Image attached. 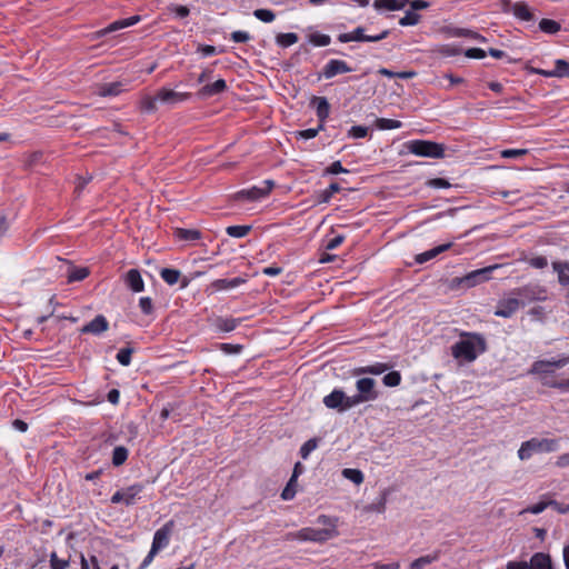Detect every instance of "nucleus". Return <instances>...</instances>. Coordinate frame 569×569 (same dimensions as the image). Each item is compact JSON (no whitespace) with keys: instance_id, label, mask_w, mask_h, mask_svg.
Returning <instances> with one entry per match:
<instances>
[{"instance_id":"57","label":"nucleus","mask_w":569,"mask_h":569,"mask_svg":"<svg viewBox=\"0 0 569 569\" xmlns=\"http://www.w3.org/2000/svg\"><path fill=\"white\" fill-rule=\"evenodd\" d=\"M296 487H297V482H292L291 478H290L287 486L284 487V489L281 492V498L286 501L292 500L297 492Z\"/></svg>"},{"instance_id":"2","label":"nucleus","mask_w":569,"mask_h":569,"mask_svg":"<svg viewBox=\"0 0 569 569\" xmlns=\"http://www.w3.org/2000/svg\"><path fill=\"white\" fill-rule=\"evenodd\" d=\"M559 449L558 439L549 438H531L523 441L518 450V457L520 460H529L533 453L539 452H553Z\"/></svg>"},{"instance_id":"33","label":"nucleus","mask_w":569,"mask_h":569,"mask_svg":"<svg viewBox=\"0 0 569 569\" xmlns=\"http://www.w3.org/2000/svg\"><path fill=\"white\" fill-rule=\"evenodd\" d=\"M160 277L166 283L173 286L179 281L181 272L178 269L163 268L160 271Z\"/></svg>"},{"instance_id":"54","label":"nucleus","mask_w":569,"mask_h":569,"mask_svg":"<svg viewBox=\"0 0 569 569\" xmlns=\"http://www.w3.org/2000/svg\"><path fill=\"white\" fill-rule=\"evenodd\" d=\"M325 124L319 123L317 128H310L306 130H300L297 132V138H301L305 140L313 139L318 136L319 131L323 130Z\"/></svg>"},{"instance_id":"47","label":"nucleus","mask_w":569,"mask_h":569,"mask_svg":"<svg viewBox=\"0 0 569 569\" xmlns=\"http://www.w3.org/2000/svg\"><path fill=\"white\" fill-rule=\"evenodd\" d=\"M553 73H555V77H557V78H562V77L569 78V62L563 59H557L555 61Z\"/></svg>"},{"instance_id":"45","label":"nucleus","mask_w":569,"mask_h":569,"mask_svg":"<svg viewBox=\"0 0 569 569\" xmlns=\"http://www.w3.org/2000/svg\"><path fill=\"white\" fill-rule=\"evenodd\" d=\"M309 42H311L316 47H326L331 42V38L329 34L313 32L309 34Z\"/></svg>"},{"instance_id":"40","label":"nucleus","mask_w":569,"mask_h":569,"mask_svg":"<svg viewBox=\"0 0 569 569\" xmlns=\"http://www.w3.org/2000/svg\"><path fill=\"white\" fill-rule=\"evenodd\" d=\"M251 226L242 224V226H229L226 229L228 236L232 238H243L251 231Z\"/></svg>"},{"instance_id":"60","label":"nucleus","mask_w":569,"mask_h":569,"mask_svg":"<svg viewBox=\"0 0 569 569\" xmlns=\"http://www.w3.org/2000/svg\"><path fill=\"white\" fill-rule=\"evenodd\" d=\"M139 307L143 315H151L153 312V302L150 297H141L139 299Z\"/></svg>"},{"instance_id":"55","label":"nucleus","mask_w":569,"mask_h":569,"mask_svg":"<svg viewBox=\"0 0 569 569\" xmlns=\"http://www.w3.org/2000/svg\"><path fill=\"white\" fill-rule=\"evenodd\" d=\"M530 267L535 269H543L548 266V260L543 256H536L523 259Z\"/></svg>"},{"instance_id":"9","label":"nucleus","mask_w":569,"mask_h":569,"mask_svg":"<svg viewBox=\"0 0 569 569\" xmlns=\"http://www.w3.org/2000/svg\"><path fill=\"white\" fill-rule=\"evenodd\" d=\"M144 485L143 483H133L127 488L117 490L111 496V503H124L127 507L133 506L137 503V501L140 499L139 495L143 491Z\"/></svg>"},{"instance_id":"10","label":"nucleus","mask_w":569,"mask_h":569,"mask_svg":"<svg viewBox=\"0 0 569 569\" xmlns=\"http://www.w3.org/2000/svg\"><path fill=\"white\" fill-rule=\"evenodd\" d=\"M351 396H347L341 389H333L329 395H327L322 402L328 409L337 410L338 412H345L355 407V403H351Z\"/></svg>"},{"instance_id":"24","label":"nucleus","mask_w":569,"mask_h":569,"mask_svg":"<svg viewBox=\"0 0 569 569\" xmlns=\"http://www.w3.org/2000/svg\"><path fill=\"white\" fill-rule=\"evenodd\" d=\"M451 247H452L451 242L437 246L430 250H427L425 252L417 254L415 260L417 263L422 264V263L438 257L440 253L449 250Z\"/></svg>"},{"instance_id":"28","label":"nucleus","mask_w":569,"mask_h":569,"mask_svg":"<svg viewBox=\"0 0 569 569\" xmlns=\"http://www.w3.org/2000/svg\"><path fill=\"white\" fill-rule=\"evenodd\" d=\"M123 91V84L121 82H109L99 86L98 94L100 97H116Z\"/></svg>"},{"instance_id":"46","label":"nucleus","mask_w":569,"mask_h":569,"mask_svg":"<svg viewBox=\"0 0 569 569\" xmlns=\"http://www.w3.org/2000/svg\"><path fill=\"white\" fill-rule=\"evenodd\" d=\"M373 7L376 9H387L390 11L403 9V3H398V0H375Z\"/></svg>"},{"instance_id":"64","label":"nucleus","mask_w":569,"mask_h":569,"mask_svg":"<svg viewBox=\"0 0 569 569\" xmlns=\"http://www.w3.org/2000/svg\"><path fill=\"white\" fill-rule=\"evenodd\" d=\"M230 38L233 42L244 43L251 39V36L247 31L238 30V31H233L230 34Z\"/></svg>"},{"instance_id":"13","label":"nucleus","mask_w":569,"mask_h":569,"mask_svg":"<svg viewBox=\"0 0 569 569\" xmlns=\"http://www.w3.org/2000/svg\"><path fill=\"white\" fill-rule=\"evenodd\" d=\"M521 306L522 302L519 298H517V296L501 299L498 301L495 316L501 318H510L518 311Z\"/></svg>"},{"instance_id":"48","label":"nucleus","mask_w":569,"mask_h":569,"mask_svg":"<svg viewBox=\"0 0 569 569\" xmlns=\"http://www.w3.org/2000/svg\"><path fill=\"white\" fill-rule=\"evenodd\" d=\"M133 352L134 349L131 347L122 348L118 351L116 358L120 365L128 367L131 363V357Z\"/></svg>"},{"instance_id":"52","label":"nucleus","mask_w":569,"mask_h":569,"mask_svg":"<svg viewBox=\"0 0 569 569\" xmlns=\"http://www.w3.org/2000/svg\"><path fill=\"white\" fill-rule=\"evenodd\" d=\"M318 447V439L311 438L307 440L301 447H300V456L302 459H307L309 455L317 449Z\"/></svg>"},{"instance_id":"19","label":"nucleus","mask_w":569,"mask_h":569,"mask_svg":"<svg viewBox=\"0 0 569 569\" xmlns=\"http://www.w3.org/2000/svg\"><path fill=\"white\" fill-rule=\"evenodd\" d=\"M228 86L226 80L218 79L213 83L203 86L199 91L198 96L202 99H207L213 96H218L227 90Z\"/></svg>"},{"instance_id":"1","label":"nucleus","mask_w":569,"mask_h":569,"mask_svg":"<svg viewBox=\"0 0 569 569\" xmlns=\"http://www.w3.org/2000/svg\"><path fill=\"white\" fill-rule=\"evenodd\" d=\"M488 349L486 338L479 332L462 331L460 339L451 346V355L459 362H473Z\"/></svg>"},{"instance_id":"7","label":"nucleus","mask_w":569,"mask_h":569,"mask_svg":"<svg viewBox=\"0 0 569 569\" xmlns=\"http://www.w3.org/2000/svg\"><path fill=\"white\" fill-rule=\"evenodd\" d=\"M507 569H553L551 557L545 552H536L529 561H509Z\"/></svg>"},{"instance_id":"5","label":"nucleus","mask_w":569,"mask_h":569,"mask_svg":"<svg viewBox=\"0 0 569 569\" xmlns=\"http://www.w3.org/2000/svg\"><path fill=\"white\" fill-rule=\"evenodd\" d=\"M498 266H488L481 269L472 270L468 272L463 277H457L452 280L453 284L461 288H473L480 283H483L491 279L492 271L497 269Z\"/></svg>"},{"instance_id":"3","label":"nucleus","mask_w":569,"mask_h":569,"mask_svg":"<svg viewBox=\"0 0 569 569\" xmlns=\"http://www.w3.org/2000/svg\"><path fill=\"white\" fill-rule=\"evenodd\" d=\"M408 151L418 157L440 159L445 157V146L429 140H411L406 143Z\"/></svg>"},{"instance_id":"6","label":"nucleus","mask_w":569,"mask_h":569,"mask_svg":"<svg viewBox=\"0 0 569 569\" xmlns=\"http://www.w3.org/2000/svg\"><path fill=\"white\" fill-rule=\"evenodd\" d=\"M375 387L376 381L372 378L358 379L356 382L358 393L351 396L350 402L355 403L356 407L360 403L376 400L379 397V393Z\"/></svg>"},{"instance_id":"53","label":"nucleus","mask_w":569,"mask_h":569,"mask_svg":"<svg viewBox=\"0 0 569 569\" xmlns=\"http://www.w3.org/2000/svg\"><path fill=\"white\" fill-rule=\"evenodd\" d=\"M382 382L387 387H397L401 382V375L399 371H390L383 376Z\"/></svg>"},{"instance_id":"56","label":"nucleus","mask_w":569,"mask_h":569,"mask_svg":"<svg viewBox=\"0 0 569 569\" xmlns=\"http://www.w3.org/2000/svg\"><path fill=\"white\" fill-rule=\"evenodd\" d=\"M69 567V559H60L57 552L50 555V568L51 569H67Z\"/></svg>"},{"instance_id":"63","label":"nucleus","mask_w":569,"mask_h":569,"mask_svg":"<svg viewBox=\"0 0 569 569\" xmlns=\"http://www.w3.org/2000/svg\"><path fill=\"white\" fill-rule=\"evenodd\" d=\"M347 172H349V171L342 167V164L339 160L332 162L325 170L326 174H338V173H347Z\"/></svg>"},{"instance_id":"41","label":"nucleus","mask_w":569,"mask_h":569,"mask_svg":"<svg viewBox=\"0 0 569 569\" xmlns=\"http://www.w3.org/2000/svg\"><path fill=\"white\" fill-rule=\"evenodd\" d=\"M375 124L379 130H392L402 127L401 121L387 118H377Z\"/></svg>"},{"instance_id":"23","label":"nucleus","mask_w":569,"mask_h":569,"mask_svg":"<svg viewBox=\"0 0 569 569\" xmlns=\"http://www.w3.org/2000/svg\"><path fill=\"white\" fill-rule=\"evenodd\" d=\"M246 282H247V279L242 278V277H236L232 279H217L211 282L210 287L216 291L230 290V289L237 288Z\"/></svg>"},{"instance_id":"61","label":"nucleus","mask_w":569,"mask_h":569,"mask_svg":"<svg viewBox=\"0 0 569 569\" xmlns=\"http://www.w3.org/2000/svg\"><path fill=\"white\" fill-rule=\"evenodd\" d=\"M427 186L433 189H448L451 187V183L443 178H433L428 180Z\"/></svg>"},{"instance_id":"34","label":"nucleus","mask_w":569,"mask_h":569,"mask_svg":"<svg viewBox=\"0 0 569 569\" xmlns=\"http://www.w3.org/2000/svg\"><path fill=\"white\" fill-rule=\"evenodd\" d=\"M89 269L86 267H71L68 272V282L82 281L89 276Z\"/></svg>"},{"instance_id":"8","label":"nucleus","mask_w":569,"mask_h":569,"mask_svg":"<svg viewBox=\"0 0 569 569\" xmlns=\"http://www.w3.org/2000/svg\"><path fill=\"white\" fill-rule=\"evenodd\" d=\"M511 293L521 300L522 306L525 302L543 301L547 299V289L539 283L525 284L513 289Z\"/></svg>"},{"instance_id":"49","label":"nucleus","mask_w":569,"mask_h":569,"mask_svg":"<svg viewBox=\"0 0 569 569\" xmlns=\"http://www.w3.org/2000/svg\"><path fill=\"white\" fill-rule=\"evenodd\" d=\"M420 14H418L413 10H409L406 12V14L399 20V24L402 27L407 26H416L420 21Z\"/></svg>"},{"instance_id":"39","label":"nucleus","mask_w":569,"mask_h":569,"mask_svg":"<svg viewBox=\"0 0 569 569\" xmlns=\"http://www.w3.org/2000/svg\"><path fill=\"white\" fill-rule=\"evenodd\" d=\"M90 566L92 567V569H103V567L107 566V562L100 563L96 556H91L90 563H89V561L84 558V556H81V569H90ZM109 569H120V568L117 563H113L112 566H110Z\"/></svg>"},{"instance_id":"44","label":"nucleus","mask_w":569,"mask_h":569,"mask_svg":"<svg viewBox=\"0 0 569 569\" xmlns=\"http://www.w3.org/2000/svg\"><path fill=\"white\" fill-rule=\"evenodd\" d=\"M158 93L154 97L144 96L140 101V108L148 113H152L157 110Z\"/></svg>"},{"instance_id":"20","label":"nucleus","mask_w":569,"mask_h":569,"mask_svg":"<svg viewBox=\"0 0 569 569\" xmlns=\"http://www.w3.org/2000/svg\"><path fill=\"white\" fill-rule=\"evenodd\" d=\"M311 104L316 107V114L319 123L325 124L330 113V104L325 97H312Z\"/></svg>"},{"instance_id":"16","label":"nucleus","mask_w":569,"mask_h":569,"mask_svg":"<svg viewBox=\"0 0 569 569\" xmlns=\"http://www.w3.org/2000/svg\"><path fill=\"white\" fill-rule=\"evenodd\" d=\"M124 284L132 292H142L144 290V281L138 269H129L122 277Z\"/></svg>"},{"instance_id":"50","label":"nucleus","mask_w":569,"mask_h":569,"mask_svg":"<svg viewBox=\"0 0 569 569\" xmlns=\"http://www.w3.org/2000/svg\"><path fill=\"white\" fill-rule=\"evenodd\" d=\"M548 508V496L541 497V500L535 505L529 506L523 511L532 515H539Z\"/></svg>"},{"instance_id":"32","label":"nucleus","mask_w":569,"mask_h":569,"mask_svg":"<svg viewBox=\"0 0 569 569\" xmlns=\"http://www.w3.org/2000/svg\"><path fill=\"white\" fill-rule=\"evenodd\" d=\"M539 29L547 34H556L561 30V26L556 20L543 18L539 22Z\"/></svg>"},{"instance_id":"31","label":"nucleus","mask_w":569,"mask_h":569,"mask_svg":"<svg viewBox=\"0 0 569 569\" xmlns=\"http://www.w3.org/2000/svg\"><path fill=\"white\" fill-rule=\"evenodd\" d=\"M533 375H539L540 377H545V375H553L555 371L550 367L548 360H537L532 363L531 369L529 371Z\"/></svg>"},{"instance_id":"30","label":"nucleus","mask_w":569,"mask_h":569,"mask_svg":"<svg viewBox=\"0 0 569 569\" xmlns=\"http://www.w3.org/2000/svg\"><path fill=\"white\" fill-rule=\"evenodd\" d=\"M387 498H388V491L387 490L381 491L379 498L376 501H373L372 503L367 505L363 508V510L366 512H378V513L385 512Z\"/></svg>"},{"instance_id":"18","label":"nucleus","mask_w":569,"mask_h":569,"mask_svg":"<svg viewBox=\"0 0 569 569\" xmlns=\"http://www.w3.org/2000/svg\"><path fill=\"white\" fill-rule=\"evenodd\" d=\"M350 33H351L352 41H358V42H378V41H381V40L386 39L389 36L390 31L388 29H386V30L381 31L378 34L367 36V34H365V28L363 27H357Z\"/></svg>"},{"instance_id":"43","label":"nucleus","mask_w":569,"mask_h":569,"mask_svg":"<svg viewBox=\"0 0 569 569\" xmlns=\"http://www.w3.org/2000/svg\"><path fill=\"white\" fill-rule=\"evenodd\" d=\"M342 476L352 481L355 485H360L363 482V473L359 469L346 468L342 470Z\"/></svg>"},{"instance_id":"59","label":"nucleus","mask_w":569,"mask_h":569,"mask_svg":"<svg viewBox=\"0 0 569 569\" xmlns=\"http://www.w3.org/2000/svg\"><path fill=\"white\" fill-rule=\"evenodd\" d=\"M197 51L200 52L202 57H211L218 53H222L224 50H218L214 46L210 44H199Z\"/></svg>"},{"instance_id":"38","label":"nucleus","mask_w":569,"mask_h":569,"mask_svg":"<svg viewBox=\"0 0 569 569\" xmlns=\"http://www.w3.org/2000/svg\"><path fill=\"white\" fill-rule=\"evenodd\" d=\"M167 11L172 13L176 19L183 20L189 17L190 9L187 6L170 3L167 6Z\"/></svg>"},{"instance_id":"62","label":"nucleus","mask_w":569,"mask_h":569,"mask_svg":"<svg viewBox=\"0 0 569 569\" xmlns=\"http://www.w3.org/2000/svg\"><path fill=\"white\" fill-rule=\"evenodd\" d=\"M548 507H551L557 512L566 515L569 512V503H561L548 497Z\"/></svg>"},{"instance_id":"27","label":"nucleus","mask_w":569,"mask_h":569,"mask_svg":"<svg viewBox=\"0 0 569 569\" xmlns=\"http://www.w3.org/2000/svg\"><path fill=\"white\" fill-rule=\"evenodd\" d=\"M240 323L239 319L218 317L213 321V326L218 331H233Z\"/></svg>"},{"instance_id":"21","label":"nucleus","mask_w":569,"mask_h":569,"mask_svg":"<svg viewBox=\"0 0 569 569\" xmlns=\"http://www.w3.org/2000/svg\"><path fill=\"white\" fill-rule=\"evenodd\" d=\"M447 34L449 37H453V38H470L472 40H477L479 42H486V38L473 31V30H470V29H466V28H457V27H450V28H447L446 30Z\"/></svg>"},{"instance_id":"17","label":"nucleus","mask_w":569,"mask_h":569,"mask_svg":"<svg viewBox=\"0 0 569 569\" xmlns=\"http://www.w3.org/2000/svg\"><path fill=\"white\" fill-rule=\"evenodd\" d=\"M108 328H109V322H108L107 318L102 315H98L90 322H88L87 325H84L81 328V332L99 336L102 332L107 331Z\"/></svg>"},{"instance_id":"4","label":"nucleus","mask_w":569,"mask_h":569,"mask_svg":"<svg viewBox=\"0 0 569 569\" xmlns=\"http://www.w3.org/2000/svg\"><path fill=\"white\" fill-rule=\"evenodd\" d=\"M338 536V530L335 529V526L332 528H322V529H316L311 527H306L297 532H291L288 535V539H297L300 541H312V542H325L331 538H335Z\"/></svg>"},{"instance_id":"35","label":"nucleus","mask_w":569,"mask_h":569,"mask_svg":"<svg viewBox=\"0 0 569 569\" xmlns=\"http://www.w3.org/2000/svg\"><path fill=\"white\" fill-rule=\"evenodd\" d=\"M128 456H129V451L126 447H123V446L116 447L112 452V465L114 467L122 466L127 461Z\"/></svg>"},{"instance_id":"51","label":"nucleus","mask_w":569,"mask_h":569,"mask_svg":"<svg viewBox=\"0 0 569 569\" xmlns=\"http://www.w3.org/2000/svg\"><path fill=\"white\" fill-rule=\"evenodd\" d=\"M253 16L264 23H270L276 19L274 12L270 9H256Z\"/></svg>"},{"instance_id":"25","label":"nucleus","mask_w":569,"mask_h":569,"mask_svg":"<svg viewBox=\"0 0 569 569\" xmlns=\"http://www.w3.org/2000/svg\"><path fill=\"white\" fill-rule=\"evenodd\" d=\"M173 236L179 241L194 242L201 239L202 234L197 229L176 228Z\"/></svg>"},{"instance_id":"14","label":"nucleus","mask_w":569,"mask_h":569,"mask_svg":"<svg viewBox=\"0 0 569 569\" xmlns=\"http://www.w3.org/2000/svg\"><path fill=\"white\" fill-rule=\"evenodd\" d=\"M173 521L170 520L154 532L151 545V549H153V552H159L169 545Z\"/></svg>"},{"instance_id":"42","label":"nucleus","mask_w":569,"mask_h":569,"mask_svg":"<svg viewBox=\"0 0 569 569\" xmlns=\"http://www.w3.org/2000/svg\"><path fill=\"white\" fill-rule=\"evenodd\" d=\"M341 190V187L339 186V183L337 182H332L329 184V187L327 189H325L323 191H321V193L319 194V200L318 202L319 203H327L330 201V199L332 198V196L337 192H339Z\"/></svg>"},{"instance_id":"58","label":"nucleus","mask_w":569,"mask_h":569,"mask_svg":"<svg viewBox=\"0 0 569 569\" xmlns=\"http://www.w3.org/2000/svg\"><path fill=\"white\" fill-rule=\"evenodd\" d=\"M368 128L365 126H352L348 131V137L353 139H361L367 137Z\"/></svg>"},{"instance_id":"36","label":"nucleus","mask_w":569,"mask_h":569,"mask_svg":"<svg viewBox=\"0 0 569 569\" xmlns=\"http://www.w3.org/2000/svg\"><path fill=\"white\" fill-rule=\"evenodd\" d=\"M298 40H299V37L295 32L279 33L276 37L277 44L282 48H288V47L297 43Z\"/></svg>"},{"instance_id":"29","label":"nucleus","mask_w":569,"mask_h":569,"mask_svg":"<svg viewBox=\"0 0 569 569\" xmlns=\"http://www.w3.org/2000/svg\"><path fill=\"white\" fill-rule=\"evenodd\" d=\"M553 270L558 273V281L561 286H569V274L565 271H569V261H555L552 262Z\"/></svg>"},{"instance_id":"15","label":"nucleus","mask_w":569,"mask_h":569,"mask_svg":"<svg viewBox=\"0 0 569 569\" xmlns=\"http://www.w3.org/2000/svg\"><path fill=\"white\" fill-rule=\"evenodd\" d=\"M191 98V93L189 92H178L172 89L161 88L158 90V99L160 102L176 106L178 103L184 102Z\"/></svg>"},{"instance_id":"26","label":"nucleus","mask_w":569,"mask_h":569,"mask_svg":"<svg viewBox=\"0 0 569 569\" xmlns=\"http://www.w3.org/2000/svg\"><path fill=\"white\" fill-rule=\"evenodd\" d=\"M512 14L522 21H532L535 19L533 13L526 2H515L512 6Z\"/></svg>"},{"instance_id":"37","label":"nucleus","mask_w":569,"mask_h":569,"mask_svg":"<svg viewBox=\"0 0 569 569\" xmlns=\"http://www.w3.org/2000/svg\"><path fill=\"white\" fill-rule=\"evenodd\" d=\"M389 369L390 366L388 363L376 362L373 365L359 368L358 373L381 375Z\"/></svg>"},{"instance_id":"22","label":"nucleus","mask_w":569,"mask_h":569,"mask_svg":"<svg viewBox=\"0 0 569 569\" xmlns=\"http://www.w3.org/2000/svg\"><path fill=\"white\" fill-rule=\"evenodd\" d=\"M442 555L440 549L432 551L431 553L421 556L415 559L410 565L409 569H425L427 566L438 561Z\"/></svg>"},{"instance_id":"12","label":"nucleus","mask_w":569,"mask_h":569,"mask_svg":"<svg viewBox=\"0 0 569 569\" xmlns=\"http://www.w3.org/2000/svg\"><path fill=\"white\" fill-rule=\"evenodd\" d=\"M262 183H263V187L254 186L250 189H244V190L239 191L237 193L238 198L254 201V200H259V199L267 197L273 189L274 181L273 180H264Z\"/></svg>"},{"instance_id":"11","label":"nucleus","mask_w":569,"mask_h":569,"mask_svg":"<svg viewBox=\"0 0 569 569\" xmlns=\"http://www.w3.org/2000/svg\"><path fill=\"white\" fill-rule=\"evenodd\" d=\"M352 70L345 60L331 59L323 66L319 78L332 79L338 74L349 73Z\"/></svg>"}]
</instances>
